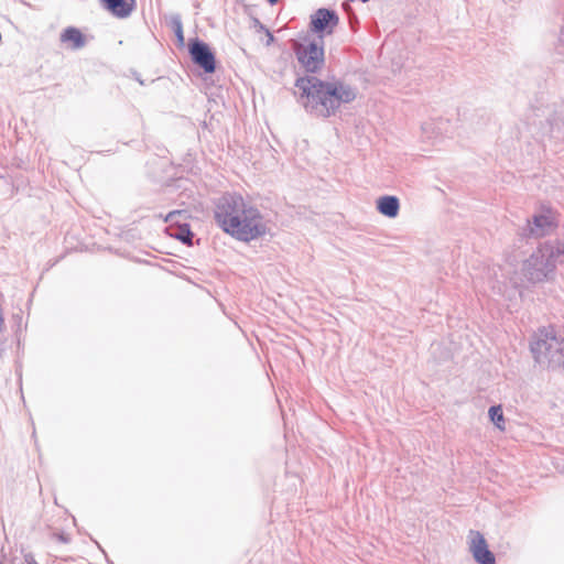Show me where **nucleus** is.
<instances>
[{"label": "nucleus", "mask_w": 564, "mask_h": 564, "mask_svg": "<svg viewBox=\"0 0 564 564\" xmlns=\"http://www.w3.org/2000/svg\"><path fill=\"white\" fill-rule=\"evenodd\" d=\"M295 95L308 113L328 118L341 106L352 102L358 91L350 84L339 79L324 82L315 76H307L296 80Z\"/></svg>", "instance_id": "1"}, {"label": "nucleus", "mask_w": 564, "mask_h": 564, "mask_svg": "<svg viewBox=\"0 0 564 564\" xmlns=\"http://www.w3.org/2000/svg\"><path fill=\"white\" fill-rule=\"evenodd\" d=\"M564 263V241H546L522 264L523 274L531 282L549 280L557 264Z\"/></svg>", "instance_id": "2"}, {"label": "nucleus", "mask_w": 564, "mask_h": 564, "mask_svg": "<svg viewBox=\"0 0 564 564\" xmlns=\"http://www.w3.org/2000/svg\"><path fill=\"white\" fill-rule=\"evenodd\" d=\"M531 351L538 364L549 368L564 365V340L553 327H543L531 341Z\"/></svg>", "instance_id": "3"}, {"label": "nucleus", "mask_w": 564, "mask_h": 564, "mask_svg": "<svg viewBox=\"0 0 564 564\" xmlns=\"http://www.w3.org/2000/svg\"><path fill=\"white\" fill-rule=\"evenodd\" d=\"M247 205L248 203L240 195L226 194L221 196L215 208V219L219 227L229 235L241 234L238 218L243 214Z\"/></svg>", "instance_id": "4"}, {"label": "nucleus", "mask_w": 564, "mask_h": 564, "mask_svg": "<svg viewBox=\"0 0 564 564\" xmlns=\"http://www.w3.org/2000/svg\"><path fill=\"white\" fill-rule=\"evenodd\" d=\"M238 221V227L242 232L231 234V236L241 241L254 240L264 236L269 230L268 221L263 218L258 208L249 203L243 209V214L239 216Z\"/></svg>", "instance_id": "5"}, {"label": "nucleus", "mask_w": 564, "mask_h": 564, "mask_svg": "<svg viewBox=\"0 0 564 564\" xmlns=\"http://www.w3.org/2000/svg\"><path fill=\"white\" fill-rule=\"evenodd\" d=\"M293 50L299 63L305 70L315 73L324 64L323 40L318 42L305 40L304 42H294Z\"/></svg>", "instance_id": "6"}, {"label": "nucleus", "mask_w": 564, "mask_h": 564, "mask_svg": "<svg viewBox=\"0 0 564 564\" xmlns=\"http://www.w3.org/2000/svg\"><path fill=\"white\" fill-rule=\"evenodd\" d=\"M339 18L335 11L321 8L311 15V30L319 34L323 40L324 34H330L337 26Z\"/></svg>", "instance_id": "7"}, {"label": "nucleus", "mask_w": 564, "mask_h": 564, "mask_svg": "<svg viewBox=\"0 0 564 564\" xmlns=\"http://www.w3.org/2000/svg\"><path fill=\"white\" fill-rule=\"evenodd\" d=\"M555 226V214L551 208L546 207H542L533 215L532 220L528 221V230L535 237H542L551 232Z\"/></svg>", "instance_id": "8"}, {"label": "nucleus", "mask_w": 564, "mask_h": 564, "mask_svg": "<svg viewBox=\"0 0 564 564\" xmlns=\"http://www.w3.org/2000/svg\"><path fill=\"white\" fill-rule=\"evenodd\" d=\"M469 551L473 554L475 561L479 564H495L496 558L492 552L488 549L487 542L484 535L471 530L468 534Z\"/></svg>", "instance_id": "9"}, {"label": "nucleus", "mask_w": 564, "mask_h": 564, "mask_svg": "<svg viewBox=\"0 0 564 564\" xmlns=\"http://www.w3.org/2000/svg\"><path fill=\"white\" fill-rule=\"evenodd\" d=\"M189 53L193 61L206 73H213L215 70V56L207 44L195 40L189 44Z\"/></svg>", "instance_id": "10"}, {"label": "nucleus", "mask_w": 564, "mask_h": 564, "mask_svg": "<svg viewBox=\"0 0 564 564\" xmlns=\"http://www.w3.org/2000/svg\"><path fill=\"white\" fill-rule=\"evenodd\" d=\"M376 208L382 216L395 218L400 212V199L393 195L380 196L376 200Z\"/></svg>", "instance_id": "11"}, {"label": "nucleus", "mask_w": 564, "mask_h": 564, "mask_svg": "<svg viewBox=\"0 0 564 564\" xmlns=\"http://www.w3.org/2000/svg\"><path fill=\"white\" fill-rule=\"evenodd\" d=\"M61 41L63 43H69L70 47L74 50L82 48L86 43L84 35L76 28H67L64 30L61 34Z\"/></svg>", "instance_id": "12"}, {"label": "nucleus", "mask_w": 564, "mask_h": 564, "mask_svg": "<svg viewBox=\"0 0 564 564\" xmlns=\"http://www.w3.org/2000/svg\"><path fill=\"white\" fill-rule=\"evenodd\" d=\"M109 11L116 17L127 18L131 13V8L128 7L124 0H102Z\"/></svg>", "instance_id": "13"}, {"label": "nucleus", "mask_w": 564, "mask_h": 564, "mask_svg": "<svg viewBox=\"0 0 564 564\" xmlns=\"http://www.w3.org/2000/svg\"><path fill=\"white\" fill-rule=\"evenodd\" d=\"M170 235L184 243L192 245L193 234L191 232L187 225L170 228Z\"/></svg>", "instance_id": "14"}, {"label": "nucleus", "mask_w": 564, "mask_h": 564, "mask_svg": "<svg viewBox=\"0 0 564 564\" xmlns=\"http://www.w3.org/2000/svg\"><path fill=\"white\" fill-rule=\"evenodd\" d=\"M490 421L500 430H505V416L500 405H494L488 411Z\"/></svg>", "instance_id": "15"}, {"label": "nucleus", "mask_w": 564, "mask_h": 564, "mask_svg": "<svg viewBox=\"0 0 564 564\" xmlns=\"http://www.w3.org/2000/svg\"><path fill=\"white\" fill-rule=\"evenodd\" d=\"M183 214H184V212H182V210L171 212L165 217V221L170 223V224H177L178 223V218H181L183 216Z\"/></svg>", "instance_id": "16"}, {"label": "nucleus", "mask_w": 564, "mask_h": 564, "mask_svg": "<svg viewBox=\"0 0 564 564\" xmlns=\"http://www.w3.org/2000/svg\"><path fill=\"white\" fill-rule=\"evenodd\" d=\"M174 24H175V34H176V36H177L178 41H180L181 43H183V41H184V35H183V26H182V22H181V20H180L178 18H176V19L174 20Z\"/></svg>", "instance_id": "17"}, {"label": "nucleus", "mask_w": 564, "mask_h": 564, "mask_svg": "<svg viewBox=\"0 0 564 564\" xmlns=\"http://www.w3.org/2000/svg\"><path fill=\"white\" fill-rule=\"evenodd\" d=\"M560 41H561L562 43H564V28H563V30H562V32H561Z\"/></svg>", "instance_id": "18"}, {"label": "nucleus", "mask_w": 564, "mask_h": 564, "mask_svg": "<svg viewBox=\"0 0 564 564\" xmlns=\"http://www.w3.org/2000/svg\"><path fill=\"white\" fill-rule=\"evenodd\" d=\"M268 36V44H270L273 41V35L269 33Z\"/></svg>", "instance_id": "19"}, {"label": "nucleus", "mask_w": 564, "mask_h": 564, "mask_svg": "<svg viewBox=\"0 0 564 564\" xmlns=\"http://www.w3.org/2000/svg\"><path fill=\"white\" fill-rule=\"evenodd\" d=\"M26 561H28V564H36L33 560H28L26 558Z\"/></svg>", "instance_id": "20"}, {"label": "nucleus", "mask_w": 564, "mask_h": 564, "mask_svg": "<svg viewBox=\"0 0 564 564\" xmlns=\"http://www.w3.org/2000/svg\"><path fill=\"white\" fill-rule=\"evenodd\" d=\"M270 3H275L278 0H268Z\"/></svg>", "instance_id": "21"}]
</instances>
